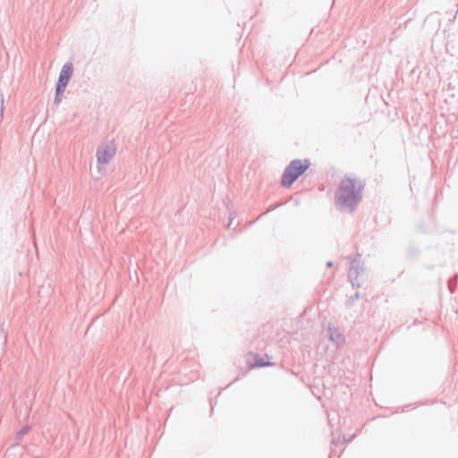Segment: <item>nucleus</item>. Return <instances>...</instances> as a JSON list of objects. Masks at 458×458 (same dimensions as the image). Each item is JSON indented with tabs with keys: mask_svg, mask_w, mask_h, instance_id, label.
I'll list each match as a JSON object with an SVG mask.
<instances>
[{
	"mask_svg": "<svg viewBox=\"0 0 458 458\" xmlns=\"http://www.w3.org/2000/svg\"><path fill=\"white\" fill-rule=\"evenodd\" d=\"M363 189L364 185L361 181L351 176L344 177L336 191V204L352 210L360 200Z\"/></svg>",
	"mask_w": 458,
	"mask_h": 458,
	"instance_id": "1",
	"label": "nucleus"
},
{
	"mask_svg": "<svg viewBox=\"0 0 458 458\" xmlns=\"http://www.w3.org/2000/svg\"><path fill=\"white\" fill-rule=\"evenodd\" d=\"M310 166L308 160H293L286 167L283 177L282 184L284 186H291L293 182L301 175Z\"/></svg>",
	"mask_w": 458,
	"mask_h": 458,
	"instance_id": "2",
	"label": "nucleus"
},
{
	"mask_svg": "<svg viewBox=\"0 0 458 458\" xmlns=\"http://www.w3.org/2000/svg\"><path fill=\"white\" fill-rule=\"evenodd\" d=\"M72 72H73V67L71 63H67L63 66V68L60 72V74H59L57 84H56V97H58L60 94H62L64 91V89L72 75Z\"/></svg>",
	"mask_w": 458,
	"mask_h": 458,
	"instance_id": "3",
	"label": "nucleus"
},
{
	"mask_svg": "<svg viewBox=\"0 0 458 458\" xmlns=\"http://www.w3.org/2000/svg\"><path fill=\"white\" fill-rule=\"evenodd\" d=\"M116 148L114 142L102 145L97 151L98 161L101 164L108 163L114 156Z\"/></svg>",
	"mask_w": 458,
	"mask_h": 458,
	"instance_id": "4",
	"label": "nucleus"
},
{
	"mask_svg": "<svg viewBox=\"0 0 458 458\" xmlns=\"http://www.w3.org/2000/svg\"><path fill=\"white\" fill-rule=\"evenodd\" d=\"M271 363L268 361H265L263 358L256 357L255 360L252 364H250V367H264V366H270Z\"/></svg>",
	"mask_w": 458,
	"mask_h": 458,
	"instance_id": "5",
	"label": "nucleus"
}]
</instances>
